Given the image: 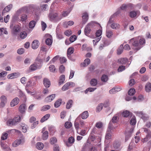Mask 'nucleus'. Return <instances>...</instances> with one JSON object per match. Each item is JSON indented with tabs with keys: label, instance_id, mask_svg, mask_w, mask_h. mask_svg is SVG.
I'll return each mask as SVG.
<instances>
[{
	"label": "nucleus",
	"instance_id": "obj_8",
	"mask_svg": "<svg viewBox=\"0 0 151 151\" xmlns=\"http://www.w3.org/2000/svg\"><path fill=\"white\" fill-rule=\"evenodd\" d=\"M88 14L87 12H85L83 14L82 16V24L84 25L86 23L88 19Z\"/></svg>",
	"mask_w": 151,
	"mask_h": 151
},
{
	"label": "nucleus",
	"instance_id": "obj_16",
	"mask_svg": "<svg viewBox=\"0 0 151 151\" xmlns=\"http://www.w3.org/2000/svg\"><path fill=\"white\" fill-rule=\"evenodd\" d=\"M44 128H43L42 131V133H43L42 136V139L44 140H45L47 139L48 138V132L47 131H45L44 132Z\"/></svg>",
	"mask_w": 151,
	"mask_h": 151
},
{
	"label": "nucleus",
	"instance_id": "obj_64",
	"mask_svg": "<svg viewBox=\"0 0 151 151\" xmlns=\"http://www.w3.org/2000/svg\"><path fill=\"white\" fill-rule=\"evenodd\" d=\"M60 148L59 146L58 145H55L53 146L54 151H59Z\"/></svg>",
	"mask_w": 151,
	"mask_h": 151
},
{
	"label": "nucleus",
	"instance_id": "obj_57",
	"mask_svg": "<svg viewBox=\"0 0 151 151\" xmlns=\"http://www.w3.org/2000/svg\"><path fill=\"white\" fill-rule=\"evenodd\" d=\"M34 63L38 69H40L42 66V63H39L37 62H35Z\"/></svg>",
	"mask_w": 151,
	"mask_h": 151
},
{
	"label": "nucleus",
	"instance_id": "obj_34",
	"mask_svg": "<svg viewBox=\"0 0 151 151\" xmlns=\"http://www.w3.org/2000/svg\"><path fill=\"white\" fill-rule=\"evenodd\" d=\"M70 86V84L68 82L65 83L62 87V91H64L68 90L69 89V87Z\"/></svg>",
	"mask_w": 151,
	"mask_h": 151
},
{
	"label": "nucleus",
	"instance_id": "obj_54",
	"mask_svg": "<svg viewBox=\"0 0 151 151\" xmlns=\"http://www.w3.org/2000/svg\"><path fill=\"white\" fill-rule=\"evenodd\" d=\"M72 126L71 122H66L65 124V126L66 128H70Z\"/></svg>",
	"mask_w": 151,
	"mask_h": 151
},
{
	"label": "nucleus",
	"instance_id": "obj_38",
	"mask_svg": "<svg viewBox=\"0 0 151 151\" xmlns=\"http://www.w3.org/2000/svg\"><path fill=\"white\" fill-rule=\"evenodd\" d=\"M36 22L34 20H32L29 23V27L31 28H33L34 27L36 24Z\"/></svg>",
	"mask_w": 151,
	"mask_h": 151
},
{
	"label": "nucleus",
	"instance_id": "obj_61",
	"mask_svg": "<svg viewBox=\"0 0 151 151\" xmlns=\"http://www.w3.org/2000/svg\"><path fill=\"white\" fill-rule=\"evenodd\" d=\"M41 25L42 31H44L47 27L46 24L43 21L41 22Z\"/></svg>",
	"mask_w": 151,
	"mask_h": 151
},
{
	"label": "nucleus",
	"instance_id": "obj_26",
	"mask_svg": "<svg viewBox=\"0 0 151 151\" xmlns=\"http://www.w3.org/2000/svg\"><path fill=\"white\" fill-rule=\"evenodd\" d=\"M81 115V117L82 119H85L88 117V114L87 111H84Z\"/></svg>",
	"mask_w": 151,
	"mask_h": 151
},
{
	"label": "nucleus",
	"instance_id": "obj_37",
	"mask_svg": "<svg viewBox=\"0 0 151 151\" xmlns=\"http://www.w3.org/2000/svg\"><path fill=\"white\" fill-rule=\"evenodd\" d=\"M27 34L25 32H21L20 34V37L22 39L25 38L27 36Z\"/></svg>",
	"mask_w": 151,
	"mask_h": 151
},
{
	"label": "nucleus",
	"instance_id": "obj_10",
	"mask_svg": "<svg viewBox=\"0 0 151 151\" xmlns=\"http://www.w3.org/2000/svg\"><path fill=\"white\" fill-rule=\"evenodd\" d=\"M122 114V116L124 117H131L132 116V113L127 110L124 111Z\"/></svg>",
	"mask_w": 151,
	"mask_h": 151
},
{
	"label": "nucleus",
	"instance_id": "obj_28",
	"mask_svg": "<svg viewBox=\"0 0 151 151\" xmlns=\"http://www.w3.org/2000/svg\"><path fill=\"white\" fill-rule=\"evenodd\" d=\"M72 10V8H70V9H68L66 11H64L63 12L62 14L61 15L62 17H65L68 16V15L70 12Z\"/></svg>",
	"mask_w": 151,
	"mask_h": 151
},
{
	"label": "nucleus",
	"instance_id": "obj_7",
	"mask_svg": "<svg viewBox=\"0 0 151 151\" xmlns=\"http://www.w3.org/2000/svg\"><path fill=\"white\" fill-rule=\"evenodd\" d=\"M19 99L18 97H15L11 102L10 105L11 107H13L17 105L19 103Z\"/></svg>",
	"mask_w": 151,
	"mask_h": 151
},
{
	"label": "nucleus",
	"instance_id": "obj_11",
	"mask_svg": "<svg viewBox=\"0 0 151 151\" xmlns=\"http://www.w3.org/2000/svg\"><path fill=\"white\" fill-rule=\"evenodd\" d=\"M55 94H52L46 97L45 99V101L47 102H50L52 101L55 98Z\"/></svg>",
	"mask_w": 151,
	"mask_h": 151
},
{
	"label": "nucleus",
	"instance_id": "obj_6",
	"mask_svg": "<svg viewBox=\"0 0 151 151\" xmlns=\"http://www.w3.org/2000/svg\"><path fill=\"white\" fill-rule=\"evenodd\" d=\"M21 139H17L12 144V146L14 147H16L19 145L21 143V140L24 139V137L22 135L20 137Z\"/></svg>",
	"mask_w": 151,
	"mask_h": 151
},
{
	"label": "nucleus",
	"instance_id": "obj_45",
	"mask_svg": "<svg viewBox=\"0 0 151 151\" xmlns=\"http://www.w3.org/2000/svg\"><path fill=\"white\" fill-rule=\"evenodd\" d=\"M29 69L32 71H34L38 69L37 68L36 65L35 63H34L30 66L29 67Z\"/></svg>",
	"mask_w": 151,
	"mask_h": 151
},
{
	"label": "nucleus",
	"instance_id": "obj_1",
	"mask_svg": "<svg viewBox=\"0 0 151 151\" xmlns=\"http://www.w3.org/2000/svg\"><path fill=\"white\" fill-rule=\"evenodd\" d=\"M145 41L144 38H140L139 40L134 38L132 39L130 41L129 43L132 45V48L134 50L137 51L142 47V45L145 44Z\"/></svg>",
	"mask_w": 151,
	"mask_h": 151
},
{
	"label": "nucleus",
	"instance_id": "obj_19",
	"mask_svg": "<svg viewBox=\"0 0 151 151\" xmlns=\"http://www.w3.org/2000/svg\"><path fill=\"white\" fill-rule=\"evenodd\" d=\"M74 24L73 21H69L68 22H65L63 23V25L65 27L67 28L68 26H72Z\"/></svg>",
	"mask_w": 151,
	"mask_h": 151
},
{
	"label": "nucleus",
	"instance_id": "obj_41",
	"mask_svg": "<svg viewBox=\"0 0 151 151\" xmlns=\"http://www.w3.org/2000/svg\"><path fill=\"white\" fill-rule=\"evenodd\" d=\"M135 92V89L133 88H131L128 91V94L129 95L132 96L134 94Z\"/></svg>",
	"mask_w": 151,
	"mask_h": 151
},
{
	"label": "nucleus",
	"instance_id": "obj_29",
	"mask_svg": "<svg viewBox=\"0 0 151 151\" xmlns=\"http://www.w3.org/2000/svg\"><path fill=\"white\" fill-rule=\"evenodd\" d=\"M97 80L95 78L91 79L90 82L91 86H96L97 85Z\"/></svg>",
	"mask_w": 151,
	"mask_h": 151
},
{
	"label": "nucleus",
	"instance_id": "obj_23",
	"mask_svg": "<svg viewBox=\"0 0 151 151\" xmlns=\"http://www.w3.org/2000/svg\"><path fill=\"white\" fill-rule=\"evenodd\" d=\"M65 78V76L64 75H62L60 76L58 82V84L59 85L64 83Z\"/></svg>",
	"mask_w": 151,
	"mask_h": 151
},
{
	"label": "nucleus",
	"instance_id": "obj_9",
	"mask_svg": "<svg viewBox=\"0 0 151 151\" xmlns=\"http://www.w3.org/2000/svg\"><path fill=\"white\" fill-rule=\"evenodd\" d=\"M118 116H114L112 117L111 120L108 126H109L110 124V126H111V127L115 128L113 124L116 123L118 121Z\"/></svg>",
	"mask_w": 151,
	"mask_h": 151
},
{
	"label": "nucleus",
	"instance_id": "obj_40",
	"mask_svg": "<svg viewBox=\"0 0 151 151\" xmlns=\"http://www.w3.org/2000/svg\"><path fill=\"white\" fill-rule=\"evenodd\" d=\"M50 108V106L49 105H45L43 106L41 108V110L44 111L49 109Z\"/></svg>",
	"mask_w": 151,
	"mask_h": 151
},
{
	"label": "nucleus",
	"instance_id": "obj_5",
	"mask_svg": "<svg viewBox=\"0 0 151 151\" xmlns=\"http://www.w3.org/2000/svg\"><path fill=\"white\" fill-rule=\"evenodd\" d=\"M111 127V126H108L107 131L106 133L105 138L107 140H108L111 138V136L112 134V132L111 130L114 129Z\"/></svg>",
	"mask_w": 151,
	"mask_h": 151
},
{
	"label": "nucleus",
	"instance_id": "obj_17",
	"mask_svg": "<svg viewBox=\"0 0 151 151\" xmlns=\"http://www.w3.org/2000/svg\"><path fill=\"white\" fill-rule=\"evenodd\" d=\"M145 91L148 93L150 92L151 91V83L150 82H147L146 84L145 87Z\"/></svg>",
	"mask_w": 151,
	"mask_h": 151
},
{
	"label": "nucleus",
	"instance_id": "obj_21",
	"mask_svg": "<svg viewBox=\"0 0 151 151\" xmlns=\"http://www.w3.org/2000/svg\"><path fill=\"white\" fill-rule=\"evenodd\" d=\"M151 138V132H149L147 135L146 137L143 139L142 141L143 142H145L149 140Z\"/></svg>",
	"mask_w": 151,
	"mask_h": 151
},
{
	"label": "nucleus",
	"instance_id": "obj_33",
	"mask_svg": "<svg viewBox=\"0 0 151 151\" xmlns=\"http://www.w3.org/2000/svg\"><path fill=\"white\" fill-rule=\"evenodd\" d=\"M101 80L102 82H106L108 80V76L106 75H103L101 78Z\"/></svg>",
	"mask_w": 151,
	"mask_h": 151
},
{
	"label": "nucleus",
	"instance_id": "obj_46",
	"mask_svg": "<svg viewBox=\"0 0 151 151\" xmlns=\"http://www.w3.org/2000/svg\"><path fill=\"white\" fill-rule=\"evenodd\" d=\"M52 39L49 38L45 40L46 44L48 45H52Z\"/></svg>",
	"mask_w": 151,
	"mask_h": 151
},
{
	"label": "nucleus",
	"instance_id": "obj_30",
	"mask_svg": "<svg viewBox=\"0 0 151 151\" xmlns=\"http://www.w3.org/2000/svg\"><path fill=\"white\" fill-rule=\"evenodd\" d=\"M127 61V59L126 58H122L118 60V62L122 64H124L126 63Z\"/></svg>",
	"mask_w": 151,
	"mask_h": 151
},
{
	"label": "nucleus",
	"instance_id": "obj_50",
	"mask_svg": "<svg viewBox=\"0 0 151 151\" xmlns=\"http://www.w3.org/2000/svg\"><path fill=\"white\" fill-rule=\"evenodd\" d=\"M60 57V56L58 55H57L55 56L54 57L52 60L50 61L49 62V64H51L52 63H54Z\"/></svg>",
	"mask_w": 151,
	"mask_h": 151
},
{
	"label": "nucleus",
	"instance_id": "obj_22",
	"mask_svg": "<svg viewBox=\"0 0 151 151\" xmlns=\"http://www.w3.org/2000/svg\"><path fill=\"white\" fill-rule=\"evenodd\" d=\"M151 138V132H149L147 135L146 137L143 139L142 141L143 142H145L149 140Z\"/></svg>",
	"mask_w": 151,
	"mask_h": 151
},
{
	"label": "nucleus",
	"instance_id": "obj_25",
	"mask_svg": "<svg viewBox=\"0 0 151 151\" xmlns=\"http://www.w3.org/2000/svg\"><path fill=\"white\" fill-rule=\"evenodd\" d=\"M81 115H79L78 117L76 119V121H79L80 124L81 126V127H83L84 126L85 124L84 122V121L82 120H81Z\"/></svg>",
	"mask_w": 151,
	"mask_h": 151
},
{
	"label": "nucleus",
	"instance_id": "obj_24",
	"mask_svg": "<svg viewBox=\"0 0 151 151\" xmlns=\"http://www.w3.org/2000/svg\"><path fill=\"white\" fill-rule=\"evenodd\" d=\"M62 99H58L54 103V106L55 108L59 107L62 103Z\"/></svg>",
	"mask_w": 151,
	"mask_h": 151
},
{
	"label": "nucleus",
	"instance_id": "obj_48",
	"mask_svg": "<svg viewBox=\"0 0 151 151\" xmlns=\"http://www.w3.org/2000/svg\"><path fill=\"white\" fill-rule=\"evenodd\" d=\"M114 147L116 149H121L120 148V144L119 142H115L114 144Z\"/></svg>",
	"mask_w": 151,
	"mask_h": 151
},
{
	"label": "nucleus",
	"instance_id": "obj_14",
	"mask_svg": "<svg viewBox=\"0 0 151 151\" xmlns=\"http://www.w3.org/2000/svg\"><path fill=\"white\" fill-rule=\"evenodd\" d=\"M39 46V41L37 40H35L32 44V47L34 49H35L38 48Z\"/></svg>",
	"mask_w": 151,
	"mask_h": 151
},
{
	"label": "nucleus",
	"instance_id": "obj_49",
	"mask_svg": "<svg viewBox=\"0 0 151 151\" xmlns=\"http://www.w3.org/2000/svg\"><path fill=\"white\" fill-rule=\"evenodd\" d=\"M111 28L114 29H116L118 28H119V24L116 23H114L111 25Z\"/></svg>",
	"mask_w": 151,
	"mask_h": 151
},
{
	"label": "nucleus",
	"instance_id": "obj_13",
	"mask_svg": "<svg viewBox=\"0 0 151 151\" xmlns=\"http://www.w3.org/2000/svg\"><path fill=\"white\" fill-rule=\"evenodd\" d=\"M43 83L44 86L46 88H49L50 86V81L47 78H44L43 80Z\"/></svg>",
	"mask_w": 151,
	"mask_h": 151
},
{
	"label": "nucleus",
	"instance_id": "obj_15",
	"mask_svg": "<svg viewBox=\"0 0 151 151\" xmlns=\"http://www.w3.org/2000/svg\"><path fill=\"white\" fill-rule=\"evenodd\" d=\"M26 105L25 104L21 105L19 107V110L22 114H24L25 112Z\"/></svg>",
	"mask_w": 151,
	"mask_h": 151
},
{
	"label": "nucleus",
	"instance_id": "obj_47",
	"mask_svg": "<svg viewBox=\"0 0 151 151\" xmlns=\"http://www.w3.org/2000/svg\"><path fill=\"white\" fill-rule=\"evenodd\" d=\"M106 36L108 38H110L113 35L112 31L109 30H106Z\"/></svg>",
	"mask_w": 151,
	"mask_h": 151
},
{
	"label": "nucleus",
	"instance_id": "obj_39",
	"mask_svg": "<svg viewBox=\"0 0 151 151\" xmlns=\"http://www.w3.org/2000/svg\"><path fill=\"white\" fill-rule=\"evenodd\" d=\"M90 60L89 58H86L84 60L83 62V66L84 67L86 66L90 63Z\"/></svg>",
	"mask_w": 151,
	"mask_h": 151
},
{
	"label": "nucleus",
	"instance_id": "obj_56",
	"mask_svg": "<svg viewBox=\"0 0 151 151\" xmlns=\"http://www.w3.org/2000/svg\"><path fill=\"white\" fill-rule=\"evenodd\" d=\"M20 27L18 25H16L14 28V30L15 32H19Z\"/></svg>",
	"mask_w": 151,
	"mask_h": 151
},
{
	"label": "nucleus",
	"instance_id": "obj_55",
	"mask_svg": "<svg viewBox=\"0 0 151 151\" xmlns=\"http://www.w3.org/2000/svg\"><path fill=\"white\" fill-rule=\"evenodd\" d=\"M0 99L1 102L6 103L7 99L6 97L5 96L3 95L1 96L0 97Z\"/></svg>",
	"mask_w": 151,
	"mask_h": 151
},
{
	"label": "nucleus",
	"instance_id": "obj_20",
	"mask_svg": "<svg viewBox=\"0 0 151 151\" xmlns=\"http://www.w3.org/2000/svg\"><path fill=\"white\" fill-rule=\"evenodd\" d=\"M20 19H19L18 21L19 22H25L27 19V16L25 14H22L20 17Z\"/></svg>",
	"mask_w": 151,
	"mask_h": 151
},
{
	"label": "nucleus",
	"instance_id": "obj_31",
	"mask_svg": "<svg viewBox=\"0 0 151 151\" xmlns=\"http://www.w3.org/2000/svg\"><path fill=\"white\" fill-rule=\"evenodd\" d=\"M50 115L48 114L43 116L40 120L41 122H43L47 120L50 117Z\"/></svg>",
	"mask_w": 151,
	"mask_h": 151
},
{
	"label": "nucleus",
	"instance_id": "obj_18",
	"mask_svg": "<svg viewBox=\"0 0 151 151\" xmlns=\"http://www.w3.org/2000/svg\"><path fill=\"white\" fill-rule=\"evenodd\" d=\"M12 4H10L7 6L3 10L2 14H3L9 12L12 9Z\"/></svg>",
	"mask_w": 151,
	"mask_h": 151
},
{
	"label": "nucleus",
	"instance_id": "obj_4",
	"mask_svg": "<svg viewBox=\"0 0 151 151\" xmlns=\"http://www.w3.org/2000/svg\"><path fill=\"white\" fill-rule=\"evenodd\" d=\"M95 23V22H92L87 24L84 29V33L87 36L90 33L91 31V28L94 26Z\"/></svg>",
	"mask_w": 151,
	"mask_h": 151
},
{
	"label": "nucleus",
	"instance_id": "obj_44",
	"mask_svg": "<svg viewBox=\"0 0 151 151\" xmlns=\"http://www.w3.org/2000/svg\"><path fill=\"white\" fill-rule=\"evenodd\" d=\"M103 104L102 103L99 104L96 107V111L99 112L102 109Z\"/></svg>",
	"mask_w": 151,
	"mask_h": 151
},
{
	"label": "nucleus",
	"instance_id": "obj_36",
	"mask_svg": "<svg viewBox=\"0 0 151 151\" xmlns=\"http://www.w3.org/2000/svg\"><path fill=\"white\" fill-rule=\"evenodd\" d=\"M132 134V131H130L129 132L126 133L125 137V141H127L131 137Z\"/></svg>",
	"mask_w": 151,
	"mask_h": 151
},
{
	"label": "nucleus",
	"instance_id": "obj_52",
	"mask_svg": "<svg viewBox=\"0 0 151 151\" xmlns=\"http://www.w3.org/2000/svg\"><path fill=\"white\" fill-rule=\"evenodd\" d=\"M50 71L52 72H54L55 70V68L54 65H51L49 67Z\"/></svg>",
	"mask_w": 151,
	"mask_h": 151
},
{
	"label": "nucleus",
	"instance_id": "obj_43",
	"mask_svg": "<svg viewBox=\"0 0 151 151\" xmlns=\"http://www.w3.org/2000/svg\"><path fill=\"white\" fill-rule=\"evenodd\" d=\"M129 16L132 18H134L137 15V13L136 12L134 11H132L129 13Z\"/></svg>",
	"mask_w": 151,
	"mask_h": 151
},
{
	"label": "nucleus",
	"instance_id": "obj_58",
	"mask_svg": "<svg viewBox=\"0 0 151 151\" xmlns=\"http://www.w3.org/2000/svg\"><path fill=\"white\" fill-rule=\"evenodd\" d=\"M57 139L55 137H52L50 139V143L54 144L57 142Z\"/></svg>",
	"mask_w": 151,
	"mask_h": 151
},
{
	"label": "nucleus",
	"instance_id": "obj_12",
	"mask_svg": "<svg viewBox=\"0 0 151 151\" xmlns=\"http://www.w3.org/2000/svg\"><path fill=\"white\" fill-rule=\"evenodd\" d=\"M102 42L103 43L101 44L99 48V49L100 50H102L104 47L108 45L109 44L108 41L107 40L104 39L103 40Z\"/></svg>",
	"mask_w": 151,
	"mask_h": 151
},
{
	"label": "nucleus",
	"instance_id": "obj_53",
	"mask_svg": "<svg viewBox=\"0 0 151 151\" xmlns=\"http://www.w3.org/2000/svg\"><path fill=\"white\" fill-rule=\"evenodd\" d=\"M76 39L77 37L76 35H73L70 37L69 40L71 42H73L76 40Z\"/></svg>",
	"mask_w": 151,
	"mask_h": 151
},
{
	"label": "nucleus",
	"instance_id": "obj_35",
	"mask_svg": "<svg viewBox=\"0 0 151 151\" xmlns=\"http://www.w3.org/2000/svg\"><path fill=\"white\" fill-rule=\"evenodd\" d=\"M41 10L42 11H47L48 10V6L47 4H44L40 7Z\"/></svg>",
	"mask_w": 151,
	"mask_h": 151
},
{
	"label": "nucleus",
	"instance_id": "obj_59",
	"mask_svg": "<svg viewBox=\"0 0 151 151\" xmlns=\"http://www.w3.org/2000/svg\"><path fill=\"white\" fill-rule=\"evenodd\" d=\"M149 78L148 76L147 75H144L141 78V80L143 81H146Z\"/></svg>",
	"mask_w": 151,
	"mask_h": 151
},
{
	"label": "nucleus",
	"instance_id": "obj_63",
	"mask_svg": "<svg viewBox=\"0 0 151 151\" xmlns=\"http://www.w3.org/2000/svg\"><path fill=\"white\" fill-rule=\"evenodd\" d=\"M60 72L61 73H63L65 71V67L63 65H61L59 68Z\"/></svg>",
	"mask_w": 151,
	"mask_h": 151
},
{
	"label": "nucleus",
	"instance_id": "obj_62",
	"mask_svg": "<svg viewBox=\"0 0 151 151\" xmlns=\"http://www.w3.org/2000/svg\"><path fill=\"white\" fill-rule=\"evenodd\" d=\"M24 48H21L17 50V53L20 55L22 54L24 52Z\"/></svg>",
	"mask_w": 151,
	"mask_h": 151
},
{
	"label": "nucleus",
	"instance_id": "obj_60",
	"mask_svg": "<svg viewBox=\"0 0 151 151\" xmlns=\"http://www.w3.org/2000/svg\"><path fill=\"white\" fill-rule=\"evenodd\" d=\"M125 69V67L124 66L121 65L119 67L118 69V72H122Z\"/></svg>",
	"mask_w": 151,
	"mask_h": 151
},
{
	"label": "nucleus",
	"instance_id": "obj_51",
	"mask_svg": "<svg viewBox=\"0 0 151 151\" xmlns=\"http://www.w3.org/2000/svg\"><path fill=\"white\" fill-rule=\"evenodd\" d=\"M8 134L6 133H3L1 138L2 140H4L7 139Z\"/></svg>",
	"mask_w": 151,
	"mask_h": 151
},
{
	"label": "nucleus",
	"instance_id": "obj_27",
	"mask_svg": "<svg viewBox=\"0 0 151 151\" xmlns=\"http://www.w3.org/2000/svg\"><path fill=\"white\" fill-rule=\"evenodd\" d=\"M43 144L41 142H37L36 145V148L38 150H42L44 147Z\"/></svg>",
	"mask_w": 151,
	"mask_h": 151
},
{
	"label": "nucleus",
	"instance_id": "obj_3",
	"mask_svg": "<svg viewBox=\"0 0 151 151\" xmlns=\"http://www.w3.org/2000/svg\"><path fill=\"white\" fill-rule=\"evenodd\" d=\"M20 120V117L18 115L14 117V119H9L7 121V125L9 126L15 125L17 124Z\"/></svg>",
	"mask_w": 151,
	"mask_h": 151
},
{
	"label": "nucleus",
	"instance_id": "obj_42",
	"mask_svg": "<svg viewBox=\"0 0 151 151\" xmlns=\"http://www.w3.org/2000/svg\"><path fill=\"white\" fill-rule=\"evenodd\" d=\"M73 48L72 47H69L68 49L67 50V55H71V54L73 53Z\"/></svg>",
	"mask_w": 151,
	"mask_h": 151
},
{
	"label": "nucleus",
	"instance_id": "obj_32",
	"mask_svg": "<svg viewBox=\"0 0 151 151\" xmlns=\"http://www.w3.org/2000/svg\"><path fill=\"white\" fill-rule=\"evenodd\" d=\"M73 103V101L72 100H69L67 103L66 105V108L68 109H70L72 106Z\"/></svg>",
	"mask_w": 151,
	"mask_h": 151
},
{
	"label": "nucleus",
	"instance_id": "obj_2",
	"mask_svg": "<svg viewBox=\"0 0 151 151\" xmlns=\"http://www.w3.org/2000/svg\"><path fill=\"white\" fill-rule=\"evenodd\" d=\"M49 17L50 20L52 21L58 22L60 20L62 17L61 15H58L57 13H50Z\"/></svg>",
	"mask_w": 151,
	"mask_h": 151
}]
</instances>
